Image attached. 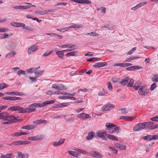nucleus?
I'll return each instance as SVG.
<instances>
[{"instance_id": "f257e3e1", "label": "nucleus", "mask_w": 158, "mask_h": 158, "mask_svg": "<svg viewBox=\"0 0 158 158\" xmlns=\"http://www.w3.org/2000/svg\"><path fill=\"white\" fill-rule=\"evenodd\" d=\"M0 119L6 121L3 123L4 124H9L17 122V120L14 116L9 115V114L6 112L0 113Z\"/></svg>"}, {"instance_id": "f03ea898", "label": "nucleus", "mask_w": 158, "mask_h": 158, "mask_svg": "<svg viewBox=\"0 0 158 158\" xmlns=\"http://www.w3.org/2000/svg\"><path fill=\"white\" fill-rule=\"evenodd\" d=\"M55 101L54 100H47L44 102L42 104L40 103H34L31 104L29 106V107L32 109L35 107H41L48 105L54 103Z\"/></svg>"}, {"instance_id": "7ed1b4c3", "label": "nucleus", "mask_w": 158, "mask_h": 158, "mask_svg": "<svg viewBox=\"0 0 158 158\" xmlns=\"http://www.w3.org/2000/svg\"><path fill=\"white\" fill-rule=\"evenodd\" d=\"M138 92L140 95L145 96L149 92V89L146 86L142 85L139 89Z\"/></svg>"}, {"instance_id": "20e7f679", "label": "nucleus", "mask_w": 158, "mask_h": 158, "mask_svg": "<svg viewBox=\"0 0 158 158\" xmlns=\"http://www.w3.org/2000/svg\"><path fill=\"white\" fill-rule=\"evenodd\" d=\"M106 135V132L105 131L103 130H100L98 131L95 133V137L97 138H102V139L107 140V139L105 136Z\"/></svg>"}, {"instance_id": "39448f33", "label": "nucleus", "mask_w": 158, "mask_h": 158, "mask_svg": "<svg viewBox=\"0 0 158 158\" xmlns=\"http://www.w3.org/2000/svg\"><path fill=\"white\" fill-rule=\"evenodd\" d=\"M106 131L110 134H118L121 131V129L118 127H117L115 125V126L110 127V128Z\"/></svg>"}, {"instance_id": "423d86ee", "label": "nucleus", "mask_w": 158, "mask_h": 158, "mask_svg": "<svg viewBox=\"0 0 158 158\" xmlns=\"http://www.w3.org/2000/svg\"><path fill=\"white\" fill-rule=\"evenodd\" d=\"M39 49V47L36 44H33L30 46L27 50V53L28 54H31L35 52Z\"/></svg>"}, {"instance_id": "0eeeda50", "label": "nucleus", "mask_w": 158, "mask_h": 158, "mask_svg": "<svg viewBox=\"0 0 158 158\" xmlns=\"http://www.w3.org/2000/svg\"><path fill=\"white\" fill-rule=\"evenodd\" d=\"M145 123H138L133 127V130L135 131H139L145 128Z\"/></svg>"}, {"instance_id": "6e6552de", "label": "nucleus", "mask_w": 158, "mask_h": 158, "mask_svg": "<svg viewBox=\"0 0 158 158\" xmlns=\"http://www.w3.org/2000/svg\"><path fill=\"white\" fill-rule=\"evenodd\" d=\"M44 138V136L41 135H37L34 136L29 137L28 139L32 141H38L43 139Z\"/></svg>"}, {"instance_id": "1a4fd4ad", "label": "nucleus", "mask_w": 158, "mask_h": 158, "mask_svg": "<svg viewBox=\"0 0 158 158\" xmlns=\"http://www.w3.org/2000/svg\"><path fill=\"white\" fill-rule=\"evenodd\" d=\"M114 107V106L110 104H107L103 106L101 108V110L102 111H106L110 110Z\"/></svg>"}, {"instance_id": "9d476101", "label": "nucleus", "mask_w": 158, "mask_h": 158, "mask_svg": "<svg viewBox=\"0 0 158 158\" xmlns=\"http://www.w3.org/2000/svg\"><path fill=\"white\" fill-rule=\"evenodd\" d=\"M17 156L16 158H28L29 157L28 153H24L22 152L18 151L16 152Z\"/></svg>"}, {"instance_id": "9b49d317", "label": "nucleus", "mask_w": 158, "mask_h": 158, "mask_svg": "<svg viewBox=\"0 0 158 158\" xmlns=\"http://www.w3.org/2000/svg\"><path fill=\"white\" fill-rule=\"evenodd\" d=\"M77 117L80 119L82 120L91 118V116L88 114L82 113L77 115Z\"/></svg>"}, {"instance_id": "f8f14e48", "label": "nucleus", "mask_w": 158, "mask_h": 158, "mask_svg": "<svg viewBox=\"0 0 158 158\" xmlns=\"http://www.w3.org/2000/svg\"><path fill=\"white\" fill-rule=\"evenodd\" d=\"M52 87L58 90L64 89V86L63 85L60 83H54L52 85Z\"/></svg>"}, {"instance_id": "ddd939ff", "label": "nucleus", "mask_w": 158, "mask_h": 158, "mask_svg": "<svg viewBox=\"0 0 158 158\" xmlns=\"http://www.w3.org/2000/svg\"><path fill=\"white\" fill-rule=\"evenodd\" d=\"M90 154L93 157L97 158H101L103 157V155L101 153L97 151H90Z\"/></svg>"}, {"instance_id": "4468645a", "label": "nucleus", "mask_w": 158, "mask_h": 158, "mask_svg": "<svg viewBox=\"0 0 158 158\" xmlns=\"http://www.w3.org/2000/svg\"><path fill=\"white\" fill-rule=\"evenodd\" d=\"M23 109V107L19 106H11L8 109V110L11 111H19V113H21V110Z\"/></svg>"}, {"instance_id": "2eb2a0df", "label": "nucleus", "mask_w": 158, "mask_h": 158, "mask_svg": "<svg viewBox=\"0 0 158 158\" xmlns=\"http://www.w3.org/2000/svg\"><path fill=\"white\" fill-rule=\"evenodd\" d=\"M83 27V25L80 24H75L72 23L71 24V25L69 26V29L71 28H74L75 29H79L82 28Z\"/></svg>"}, {"instance_id": "dca6fc26", "label": "nucleus", "mask_w": 158, "mask_h": 158, "mask_svg": "<svg viewBox=\"0 0 158 158\" xmlns=\"http://www.w3.org/2000/svg\"><path fill=\"white\" fill-rule=\"evenodd\" d=\"M108 64L106 62H99L93 65V67L95 68H100L107 66Z\"/></svg>"}, {"instance_id": "f3484780", "label": "nucleus", "mask_w": 158, "mask_h": 158, "mask_svg": "<svg viewBox=\"0 0 158 158\" xmlns=\"http://www.w3.org/2000/svg\"><path fill=\"white\" fill-rule=\"evenodd\" d=\"M144 125H145V128L147 129H153L152 127L153 126L152 125L154 124V123L152 122H144Z\"/></svg>"}, {"instance_id": "a211bd4d", "label": "nucleus", "mask_w": 158, "mask_h": 158, "mask_svg": "<svg viewBox=\"0 0 158 158\" xmlns=\"http://www.w3.org/2000/svg\"><path fill=\"white\" fill-rule=\"evenodd\" d=\"M5 94L8 95H15L19 96H22L23 95V94L22 92H20L18 91L6 92L5 93Z\"/></svg>"}, {"instance_id": "6ab92c4d", "label": "nucleus", "mask_w": 158, "mask_h": 158, "mask_svg": "<svg viewBox=\"0 0 158 158\" xmlns=\"http://www.w3.org/2000/svg\"><path fill=\"white\" fill-rule=\"evenodd\" d=\"M40 68L39 67L38 68L32 67L29 68L26 70V72L27 73H32L37 71Z\"/></svg>"}, {"instance_id": "aec40b11", "label": "nucleus", "mask_w": 158, "mask_h": 158, "mask_svg": "<svg viewBox=\"0 0 158 158\" xmlns=\"http://www.w3.org/2000/svg\"><path fill=\"white\" fill-rule=\"evenodd\" d=\"M36 127L34 125H29L24 126L22 128V129H25L27 130H31L36 128Z\"/></svg>"}, {"instance_id": "412c9836", "label": "nucleus", "mask_w": 158, "mask_h": 158, "mask_svg": "<svg viewBox=\"0 0 158 158\" xmlns=\"http://www.w3.org/2000/svg\"><path fill=\"white\" fill-rule=\"evenodd\" d=\"M129 79L130 78L129 77H126L125 78L123 79L121 81L119 82V83H120L121 85L124 86L127 84Z\"/></svg>"}, {"instance_id": "4be33fe9", "label": "nucleus", "mask_w": 158, "mask_h": 158, "mask_svg": "<svg viewBox=\"0 0 158 158\" xmlns=\"http://www.w3.org/2000/svg\"><path fill=\"white\" fill-rule=\"evenodd\" d=\"M114 146L117 148L122 150H125L126 146L123 144H121L120 143H114Z\"/></svg>"}, {"instance_id": "5701e85b", "label": "nucleus", "mask_w": 158, "mask_h": 158, "mask_svg": "<svg viewBox=\"0 0 158 158\" xmlns=\"http://www.w3.org/2000/svg\"><path fill=\"white\" fill-rule=\"evenodd\" d=\"M133 118V116H121L120 117V119L124 120L126 121H132L135 118Z\"/></svg>"}, {"instance_id": "b1692460", "label": "nucleus", "mask_w": 158, "mask_h": 158, "mask_svg": "<svg viewBox=\"0 0 158 158\" xmlns=\"http://www.w3.org/2000/svg\"><path fill=\"white\" fill-rule=\"evenodd\" d=\"M142 68V67L140 66H134L128 67L126 69L128 71H133L135 70L138 69Z\"/></svg>"}, {"instance_id": "393cba45", "label": "nucleus", "mask_w": 158, "mask_h": 158, "mask_svg": "<svg viewBox=\"0 0 158 158\" xmlns=\"http://www.w3.org/2000/svg\"><path fill=\"white\" fill-rule=\"evenodd\" d=\"M35 110V109H31L29 107L28 108H27L25 109L23 108V109L21 110V113H27L30 112H33Z\"/></svg>"}, {"instance_id": "a878e982", "label": "nucleus", "mask_w": 158, "mask_h": 158, "mask_svg": "<svg viewBox=\"0 0 158 158\" xmlns=\"http://www.w3.org/2000/svg\"><path fill=\"white\" fill-rule=\"evenodd\" d=\"M95 134L94 132L91 131L88 134L86 139L87 140H91L95 137Z\"/></svg>"}, {"instance_id": "bb28decb", "label": "nucleus", "mask_w": 158, "mask_h": 158, "mask_svg": "<svg viewBox=\"0 0 158 158\" xmlns=\"http://www.w3.org/2000/svg\"><path fill=\"white\" fill-rule=\"evenodd\" d=\"M55 51H56V50ZM56 54L58 56L60 59H62L64 56L63 51L62 50L60 51H56Z\"/></svg>"}, {"instance_id": "cd10ccee", "label": "nucleus", "mask_w": 158, "mask_h": 158, "mask_svg": "<svg viewBox=\"0 0 158 158\" xmlns=\"http://www.w3.org/2000/svg\"><path fill=\"white\" fill-rule=\"evenodd\" d=\"M25 144V142L23 140H20L13 142L12 144L14 145H21Z\"/></svg>"}, {"instance_id": "c85d7f7f", "label": "nucleus", "mask_w": 158, "mask_h": 158, "mask_svg": "<svg viewBox=\"0 0 158 158\" xmlns=\"http://www.w3.org/2000/svg\"><path fill=\"white\" fill-rule=\"evenodd\" d=\"M13 155L12 153L2 154L1 156V158H13Z\"/></svg>"}, {"instance_id": "c756f323", "label": "nucleus", "mask_w": 158, "mask_h": 158, "mask_svg": "<svg viewBox=\"0 0 158 158\" xmlns=\"http://www.w3.org/2000/svg\"><path fill=\"white\" fill-rule=\"evenodd\" d=\"M47 121L45 120L39 119L34 121L33 122V123L36 124H40L42 123H46Z\"/></svg>"}, {"instance_id": "7c9ffc66", "label": "nucleus", "mask_w": 158, "mask_h": 158, "mask_svg": "<svg viewBox=\"0 0 158 158\" xmlns=\"http://www.w3.org/2000/svg\"><path fill=\"white\" fill-rule=\"evenodd\" d=\"M51 12V10H48L43 11H35V13L36 14H38L40 15H43L48 13V12Z\"/></svg>"}, {"instance_id": "2f4dec72", "label": "nucleus", "mask_w": 158, "mask_h": 158, "mask_svg": "<svg viewBox=\"0 0 158 158\" xmlns=\"http://www.w3.org/2000/svg\"><path fill=\"white\" fill-rule=\"evenodd\" d=\"M141 85V83L140 82H137L135 84L133 88L135 90H137L142 86Z\"/></svg>"}, {"instance_id": "473e14b6", "label": "nucleus", "mask_w": 158, "mask_h": 158, "mask_svg": "<svg viewBox=\"0 0 158 158\" xmlns=\"http://www.w3.org/2000/svg\"><path fill=\"white\" fill-rule=\"evenodd\" d=\"M77 52H71L67 53L65 54V56L67 57H69L70 56H77Z\"/></svg>"}, {"instance_id": "72a5a7b5", "label": "nucleus", "mask_w": 158, "mask_h": 158, "mask_svg": "<svg viewBox=\"0 0 158 158\" xmlns=\"http://www.w3.org/2000/svg\"><path fill=\"white\" fill-rule=\"evenodd\" d=\"M35 76L37 78V77L41 76L44 73L43 71L38 70L36 71L35 72Z\"/></svg>"}, {"instance_id": "f704fd0d", "label": "nucleus", "mask_w": 158, "mask_h": 158, "mask_svg": "<svg viewBox=\"0 0 158 158\" xmlns=\"http://www.w3.org/2000/svg\"><path fill=\"white\" fill-rule=\"evenodd\" d=\"M68 153L70 155L76 157H78L79 154L74 151H68Z\"/></svg>"}, {"instance_id": "c9c22d12", "label": "nucleus", "mask_w": 158, "mask_h": 158, "mask_svg": "<svg viewBox=\"0 0 158 158\" xmlns=\"http://www.w3.org/2000/svg\"><path fill=\"white\" fill-rule=\"evenodd\" d=\"M119 113L123 114H126L128 113L129 110L125 108H123L119 110Z\"/></svg>"}, {"instance_id": "e433bc0d", "label": "nucleus", "mask_w": 158, "mask_h": 158, "mask_svg": "<svg viewBox=\"0 0 158 158\" xmlns=\"http://www.w3.org/2000/svg\"><path fill=\"white\" fill-rule=\"evenodd\" d=\"M91 3V1L90 0H79V3L89 4Z\"/></svg>"}, {"instance_id": "4c0bfd02", "label": "nucleus", "mask_w": 158, "mask_h": 158, "mask_svg": "<svg viewBox=\"0 0 158 158\" xmlns=\"http://www.w3.org/2000/svg\"><path fill=\"white\" fill-rule=\"evenodd\" d=\"M106 131H107L108 129H109L110 127L115 126V125H114L111 123H107L106 124Z\"/></svg>"}, {"instance_id": "58836bf2", "label": "nucleus", "mask_w": 158, "mask_h": 158, "mask_svg": "<svg viewBox=\"0 0 158 158\" xmlns=\"http://www.w3.org/2000/svg\"><path fill=\"white\" fill-rule=\"evenodd\" d=\"M101 60V59L99 58L93 57L91 58L87 59V61L89 62L95 61L100 60Z\"/></svg>"}, {"instance_id": "ea45409f", "label": "nucleus", "mask_w": 158, "mask_h": 158, "mask_svg": "<svg viewBox=\"0 0 158 158\" xmlns=\"http://www.w3.org/2000/svg\"><path fill=\"white\" fill-rule=\"evenodd\" d=\"M60 93H61V94H64V95H69L71 96H74L75 95H76V93L75 92H73L72 93H66L64 91H60Z\"/></svg>"}, {"instance_id": "a19ab883", "label": "nucleus", "mask_w": 158, "mask_h": 158, "mask_svg": "<svg viewBox=\"0 0 158 158\" xmlns=\"http://www.w3.org/2000/svg\"><path fill=\"white\" fill-rule=\"evenodd\" d=\"M134 84V80L132 79H131L127 85L128 87H133Z\"/></svg>"}, {"instance_id": "79ce46f5", "label": "nucleus", "mask_w": 158, "mask_h": 158, "mask_svg": "<svg viewBox=\"0 0 158 158\" xmlns=\"http://www.w3.org/2000/svg\"><path fill=\"white\" fill-rule=\"evenodd\" d=\"M25 3L27 5H23V9H28L32 6V5L30 3Z\"/></svg>"}, {"instance_id": "37998d69", "label": "nucleus", "mask_w": 158, "mask_h": 158, "mask_svg": "<svg viewBox=\"0 0 158 158\" xmlns=\"http://www.w3.org/2000/svg\"><path fill=\"white\" fill-rule=\"evenodd\" d=\"M143 139L144 140H151L153 139L152 135H148L143 137Z\"/></svg>"}, {"instance_id": "c03bdc74", "label": "nucleus", "mask_w": 158, "mask_h": 158, "mask_svg": "<svg viewBox=\"0 0 158 158\" xmlns=\"http://www.w3.org/2000/svg\"><path fill=\"white\" fill-rule=\"evenodd\" d=\"M12 137H18L21 136V131L19 132H15L11 134Z\"/></svg>"}, {"instance_id": "a18cd8bd", "label": "nucleus", "mask_w": 158, "mask_h": 158, "mask_svg": "<svg viewBox=\"0 0 158 158\" xmlns=\"http://www.w3.org/2000/svg\"><path fill=\"white\" fill-rule=\"evenodd\" d=\"M26 73V71H24L22 70H19L17 72V74L20 76L21 74L25 75Z\"/></svg>"}, {"instance_id": "49530a36", "label": "nucleus", "mask_w": 158, "mask_h": 158, "mask_svg": "<svg viewBox=\"0 0 158 158\" xmlns=\"http://www.w3.org/2000/svg\"><path fill=\"white\" fill-rule=\"evenodd\" d=\"M9 29L6 27H0V32H4L9 31Z\"/></svg>"}, {"instance_id": "de8ad7c7", "label": "nucleus", "mask_w": 158, "mask_h": 158, "mask_svg": "<svg viewBox=\"0 0 158 158\" xmlns=\"http://www.w3.org/2000/svg\"><path fill=\"white\" fill-rule=\"evenodd\" d=\"M147 4V2H141L137 4L139 8H141V7Z\"/></svg>"}, {"instance_id": "09e8293b", "label": "nucleus", "mask_w": 158, "mask_h": 158, "mask_svg": "<svg viewBox=\"0 0 158 158\" xmlns=\"http://www.w3.org/2000/svg\"><path fill=\"white\" fill-rule=\"evenodd\" d=\"M152 81L154 82H158V75H156L154 76L152 78Z\"/></svg>"}, {"instance_id": "8fccbe9b", "label": "nucleus", "mask_w": 158, "mask_h": 158, "mask_svg": "<svg viewBox=\"0 0 158 158\" xmlns=\"http://www.w3.org/2000/svg\"><path fill=\"white\" fill-rule=\"evenodd\" d=\"M136 49L137 48L136 47H134L132 48L131 50L129 52H128L127 54L129 55L132 54L133 53V52H134L136 50Z\"/></svg>"}, {"instance_id": "3c124183", "label": "nucleus", "mask_w": 158, "mask_h": 158, "mask_svg": "<svg viewBox=\"0 0 158 158\" xmlns=\"http://www.w3.org/2000/svg\"><path fill=\"white\" fill-rule=\"evenodd\" d=\"M52 52H53L52 51H51L49 52H46L42 56L43 57L47 56H48L49 55H50V54H51L52 53Z\"/></svg>"}, {"instance_id": "603ef678", "label": "nucleus", "mask_w": 158, "mask_h": 158, "mask_svg": "<svg viewBox=\"0 0 158 158\" xmlns=\"http://www.w3.org/2000/svg\"><path fill=\"white\" fill-rule=\"evenodd\" d=\"M21 98L19 97H11L10 100L11 101H16L18 100H21Z\"/></svg>"}, {"instance_id": "864d4df0", "label": "nucleus", "mask_w": 158, "mask_h": 158, "mask_svg": "<svg viewBox=\"0 0 158 158\" xmlns=\"http://www.w3.org/2000/svg\"><path fill=\"white\" fill-rule=\"evenodd\" d=\"M69 30H70V29H69V27H65V28L60 29V30H59V31H60L62 32H64L65 31H67Z\"/></svg>"}, {"instance_id": "5fc2aeb1", "label": "nucleus", "mask_w": 158, "mask_h": 158, "mask_svg": "<svg viewBox=\"0 0 158 158\" xmlns=\"http://www.w3.org/2000/svg\"><path fill=\"white\" fill-rule=\"evenodd\" d=\"M8 85H6L5 83H1L0 84V89H2L4 88L7 87Z\"/></svg>"}, {"instance_id": "6e6d98bb", "label": "nucleus", "mask_w": 158, "mask_h": 158, "mask_svg": "<svg viewBox=\"0 0 158 158\" xmlns=\"http://www.w3.org/2000/svg\"><path fill=\"white\" fill-rule=\"evenodd\" d=\"M13 35V33H10L9 34H6V33L3 34V39H5L10 37Z\"/></svg>"}, {"instance_id": "4d7b16f0", "label": "nucleus", "mask_w": 158, "mask_h": 158, "mask_svg": "<svg viewBox=\"0 0 158 158\" xmlns=\"http://www.w3.org/2000/svg\"><path fill=\"white\" fill-rule=\"evenodd\" d=\"M156 87V84L155 83H153L150 88V89L152 91L154 89H155Z\"/></svg>"}, {"instance_id": "13d9d810", "label": "nucleus", "mask_w": 158, "mask_h": 158, "mask_svg": "<svg viewBox=\"0 0 158 158\" xmlns=\"http://www.w3.org/2000/svg\"><path fill=\"white\" fill-rule=\"evenodd\" d=\"M29 78L32 82H35L37 80V78L35 76L34 77H30Z\"/></svg>"}, {"instance_id": "bf43d9fd", "label": "nucleus", "mask_w": 158, "mask_h": 158, "mask_svg": "<svg viewBox=\"0 0 158 158\" xmlns=\"http://www.w3.org/2000/svg\"><path fill=\"white\" fill-rule=\"evenodd\" d=\"M14 8L15 10L23 9V6H16L14 7Z\"/></svg>"}, {"instance_id": "052dcab7", "label": "nucleus", "mask_w": 158, "mask_h": 158, "mask_svg": "<svg viewBox=\"0 0 158 158\" xmlns=\"http://www.w3.org/2000/svg\"><path fill=\"white\" fill-rule=\"evenodd\" d=\"M86 35H90L91 36H97L98 34L95 32H91L86 34Z\"/></svg>"}, {"instance_id": "680f3d73", "label": "nucleus", "mask_w": 158, "mask_h": 158, "mask_svg": "<svg viewBox=\"0 0 158 158\" xmlns=\"http://www.w3.org/2000/svg\"><path fill=\"white\" fill-rule=\"evenodd\" d=\"M150 119L153 121L158 122V116H156Z\"/></svg>"}, {"instance_id": "e2e57ef3", "label": "nucleus", "mask_w": 158, "mask_h": 158, "mask_svg": "<svg viewBox=\"0 0 158 158\" xmlns=\"http://www.w3.org/2000/svg\"><path fill=\"white\" fill-rule=\"evenodd\" d=\"M65 140V139H60V140L58 141V143L59 145H60L62 144L64 142Z\"/></svg>"}, {"instance_id": "0e129e2a", "label": "nucleus", "mask_w": 158, "mask_h": 158, "mask_svg": "<svg viewBox=\"0 0 158 158\" xmlns=\"http://www.w3.org/2000/svg\"><path fill=\"white\" fill-rule=\"evenodd\" d=\"M107 85L108 89L110 90H112V87L111 83L109 82L107 83Z\"/></svg>"}, {"instance_id": "69168bd1", "label": "nucleus", "mask_w": 158, "mask_h": 158, "mask_svg": "<svg viewBox=\"0 0 158 158\" xmlns=\"http://www.w3.org/2000/svg\"><path fill=\"white\" fill-rule=\"evenodd\" d=\"M78 152L83 154H86L87 153V152L85 151L80 149H79V150H78Z\"/></svg>"}, {"instance_id": "338daca9", "label": "nucleus", "mask_w": 158, "mask_h": 158, "mask_svg": "<svg viewBox=\"0 0 158 158\" xmlns=\"http://www.w3.org/2000/svg\"><path fill=\"white\" fill-rule=\"evenodd\" d=\"M46 94L50 95H52L53 94V92L51 90H48L46 91Z\"/></svg>"}, {"instance_id": "774afa93", "label": "nucleus", "mask_w": 158, "mask_h": 158, "mask_svg": "<svg viewBox=\"0 0 158 158\" xmlns=\"http://www.w3.org/2000/svg\"><path fill=\"white\" fill-rule=\"evenodd\" d=\"M119 78L113 77L112 80L113 82L114 83H116L118 81Z\"/></svg>"}]
</instances>
